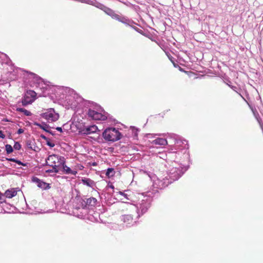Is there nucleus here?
Instances as JSON below:
<instances>
[{"instance_id":"412c9836","label":"nucleus","mask_w":263,"mask_h":263,"mask_svg":"<svg viewBox=\"0 0 263 263\" xmlns=\"http://www.w3.org/2000/svg\"><path fill=\"white\" fill-rule=\"evenodd\" d=\"M34 124L35 125H36L38 127H39L40 128L43 129L44 130H45V132H48L49 133H50L52 135H53L52 132L48 130V128L49 127V126L46 123L43 122L42 123H37V122H35L34 123Z\"/></svg>"},{"instance_id":"e433bc0d","label":"nucleus","mask_w":263,"mask_h":263,"mask_svg":"<svg viewBox=\"0 0 263 263\" xmlns=\"http://www.w3.org/2000/svg\"><path fill=\"white\" fill-rule=\"evenodd\" d=\"M21 148V145L17 142V150Z\"/></svg>"},{"instance_id":"c9c22d12","label":"nucleus","mask_w":263,"mask_h":263,"mask_svg":"<svg viewBox=\"0 0 263 263\" xmlns=\"http://www.w3.org/2000/svg\"><path fill=\"white\" fill-rule=\"evenodd\" d=\"M56 129H57L58 131H59V132H61H61H62V127H57V128H56Z\"/></svg>"},{"instance_id":"2eb2a0df","label":"nucleus","mask_w":263,"mask_h":263,"mask_svg":"<svg viewBox=\"0 0 263 263\" xmlns=\"http://www.w3.org/2000/svg\"><path fill=\"white\" fill-rule=\"evenodd\" d=\"M32 181L36 183L37 186L42 189L48 190L50 188V184L41 180L36 177H33L32 178Z\"/></svg>"},{"instance_id":"f704fd0d","label":"nucleus","mask_w":263,"mask_h":263,"mask_svg":"<svg viewBox=\"0 0 263 263\" xmlns=\"http://www.w3.org/2000/svg\"><path fill=\"white\" fill-rule=\"evenodd\" d=\"M5 197V194H0V200H2L4 199V197Z\"/></svg>"},{"instance_id":"bb28decb","label":"nucleus","mask_w":263,"mask_h":263,"mask_svg":"<svg viewBox=\"0 0 263 263\" xmlns=\"http://www.w3.org/2000/svg\"><path fill=\"white\" fill-rule=\"evenodd\" d=\"M52 169H49V170H46V173H54V174L55 173H57L59 172V170L57 168V167H55V166H52Z\"/></svg>"},{"instance_id":"473e14b6","label":"nucleus","mask_w":263,"mask_h":263,"mask_svg":"<svg viewBox=\"0 0 263 263\" xmlns=\"http://www.w3.org/2000/svg\"><path fill=\"white\" fill-rule=\"evenodd\" d=\"M24 132V130L22 128H20L17 130V134H20Z\"/></svg>"},{"instance_id":"393cba45","label":"nucleus","mask_w":263,"mask_h":263,"mask_svg":"<svg viewBox=\"0 0 263 263\" xmlns=\"http://www.w3.org/2000/svg\"><path fill=\"white\" fill-rule=\"evenodd\" d=\"M116 196L120 195V196H122L123 198H120L121 200L126 199L127 200H130V199L128 197V195L127 194L125 193L124 192H121V191L117 192H116Z\"/></svg>"},{"instance_id":"423d86ee","label":"nucleus","mask_w":263,"mask_h":263,"mask_svg":"<svg viewBox=\"0 0 263 263\" xmlns=\"http://www.w3.org/2000/svg\"><path fill=\"white\" fill-rule=\"evenodd\" d=\"M141 198H139V201L136 203L137 212L138 216L145 213L151 206L152 199L149 196L141 195Z\"/></svg>"},{"instance_id":"a19ab883","label":"nucleus","mask_w":263,"mask_h":263,"mask_svg":"<svg viewBox=\"0 0 263 263\" xmlns=\"http://www.w3.org/2000/svg\"><path fill=\"white\" fill-rule=\"evenodd\" d=\"M80 1L81 2H84V0H80Z\"/></svg>"},{"instance_id":"6ab92c4d","label":"nucleus","mask_w":263,"mask_h":263,"mask_svg":"<svg viewBox=\"0 0 263 263\" xmlns=\"http://www.w3.org/2000/svg\"><path fill=\"white\" fill-rule=\"evenodd\" d=\"M153 144L159 146H164L167 144V141L166 139L158 138L153 141Z\"/></svg>"},{"instance_id":"cd10ccee","label":"nucleus","mask_w":263,"mask_h":263,"mask_svg":"<svg viewBox=\"0 0 263 263\" xmlns=\"http://www.w3.org/2000/svg\"><path fill=\"white\" fill-rule=\"evenodd\" d=\"M5 147L7 154H10L13 152V148L10 145L6 144Z\"/></svg>"},{"instance_id":"20e7f679","label":"nucleus","mask_w":263,"mask_h":263,"mask_svg":"<svg viewBox=\"0 0 263 263\" xmlns=\"http://www.w3.org/2000/svg\"><path fill=\"white\" fill-rule=\"evenodd\" d=\"M96 7L103 10L107 14L110 16L112 18L115 19L127 26H132L134 24L133 21L128 18L127 17L117 14L111 9L99 3Z\"/></svg>"},{"instance_id":"9b49d317","label":"nucleus","mask_w":263,"mask_h":263,"mask_svg":"<svg viewBox=\"0 0 263 263\" xmlns=\"http://www.w3.org/2000/svg\"><path fill=\"white\" fill-rule=\"evenodd\" d=\"M167 176L163 178H158L154 176L153 186L154 188L157 189H163L167 186L168 184H171Z\"/></svg>"},{"instance_id":"37998d69","label":"nucleus","mask_w":263,"mask_h":263,"mask_svg":"<svg viewBox=\"0 0 263 263\" xmlns=\"http://www.w3.org/2000/svg\"><path fill=\"white\" fill-rule=\"evenodd\" d=\"M239 96H240L241 97H242V96L241 94H239Z\"/></svg>"},{"instance_id":"5701e85b","label":"nucleus","mask_w":263,"mask_h":263,"mask_svg":"<svg viewBox=\"0 0 263 263\" xmlns=\"http://www.w3.org/2000/svg\"><path fill=\"white\" fill-rule=\"evenodd\" d=\"M71 91L74 94L73 98L76 100L77 104H80L84 101L83 98L77 94L73 90Z\"/></svg>"},{"instance_id":"f8f14e48","label":"nucleus","mask_w":263,"mask_h":263,"mask_svg":"<svg viewBox=\"0 0 263 263\" xmlns=\"http://www.w3.org/2000/svg\"><path fill=\"white\" fill-rule=\"evenodd\" d=\"M77 129L79 133L82 135H89L97 132L98 130V127L95 125H87L80 124L77 125Z\"/></svg>"},{"instance_id":"0eeeda50","label":"nucleus","mask_w":263,"mask_h":263,"mask_svg":"<svg viewBox=\"0 0 263 263\" xmlns=\"http://www.w3.org/2000/svg\"><path fill=\"white\" fill-rule=\"evenodd\" d=\"M102 136L107 141L115 142L121 138L122 135L116 128L109 127L103 132Z\"/></svg>"},{"instance_id":"9d476101","label":"nucleus","mask_w":263,"mask_h":263,"mask_svg":"<svg viewBox=\"0 0 263 263\" xmlns=\"http://www.w3.org/2000/svg\"><path fill=\"white\" fill-rule=\"evenodd\" d=\"M37 93L33 90H27L22 99V104L23 106H26L31 104L36 99Z\"/></svg>"},{"instance_id":"4be33fe9","label":"nucleus","mask_w":263,"mask_h":263,"mask_svg":"<svg viewBox=\"0 0 263 263\" xmlns=\"http://www.w3.org/2000/svg\"><path fill=\"white\" fill-rule=\"evenodd\" d=\"M82 183L89 187H93L95 186V182L89 178H84L82 180Z\"/></svg>"},{"instance_id":"c756f323","label":"nucleus","mask_w":263,"mask_h":263,"mask_svg":"<svg viewBox=\"0 0 263 263\" xmlns=\"http://www.w3.org/2000/svg\"><path fill=\"white\" fill-rule=\"evenodd\" d=\"M27 147L30 149L34 150L32 146V145L31 143H27Z\"/></svg>"},{"instance_id":"a878e982","label":"nucleus","mask_w":263,"mask_h":263,"mask_svg":"<svg viewBox=\"0 0 263 263\" xmlns=\"http://www.w3.org/2000/svg\"><path fill=\"white\" fill-rule=\"evenodd\" d=\"M115 172L114 171V169L112 168H108L106 172V175L110 178L111 177H113L115 175Z\"/></svg>"},{"instance_id":"c85d7f7f","label":"nucleus","mask_w":263,"mask_h":263,"mask_svg":"<svg viewBox=\"0 0 263 263\" xmlns=\"http://www.w3.org/2000/svg\"><path fill=\"white\" fill-rule=\"evenodd\" d=\"M47 144L50 146V147H53L55 146V144L54 143L50 142L49 141H47Z\"/></svg>"},{"instance_id":"2f4dec72","label":"nucleus","mask_w":263,"mask_h":263,"mask_svg":"<svg viewBox=\"0 0 263 263\" xmlns=\"http://www.w3.org/2000/svg\"><path fill=\"white\" fill-rule=\"evenodd\" d=\"M229 86L235 91L237 92V87L236 86H232V85H229Z\"/></svg>"},{"instance_id":"aec40b11","label":"nucleus","mask_w":263,"mask_h":263,"mask_svg":"<svg viewBox=\"0 0 263 263\" xmlns=\"http://www.w3.org/2000/svg\"><path fill=\"white\" fill-rule=\"evenodd\" d=\"M16 195V190L15 188L7 190L5 193V196L8 198H11Z\"/></svg>"},{"instance_id":"f3484780","label":"nucleus","mask_w":263,"mask_h":263,"mask_svg":"<svg viewBox=\"0 0 263 263\" xmlns=\"http://www.w3.org/2000/svg\"><path fill=\"white\" fill-rule=\"evenodd\" d=\"M3 209L4 212L7 213H15L16 211V208L15 206L7 203L3 205Z\"/></svg>"},{"instance_id":"7ed1b4c3","label":"nucleus","mask_w":263,"mask_h":263,"mask_svg":"<svg viewBox=\"0 0 263 263\" xmlns=\"http://www.w3.org/2000/svg\"><path fill=\"white\" fill-rule=\"evenodd\" d=\"M88 104V116L89 118L95 120L104 121L107 118L108 114L97 104L85 101Z\"/></svg>"},{"instance_id":"dca6fc26","label":"nucleus","mask_w":263,"mask_h":263,"mask_svg":"<svg viewBox=\"0 0 263 263\" xmlns=\"http://www.w3.org/2000/svg\"><path fill=\"white\" fill-rule=\"evenodd\" d=\"M122 220L127 226H133L135 221H133V218L131 215H125L122 216Z\"/></svg>"},{"instance_id":"7c9ffc66","label":"nucleus","mask_w":263,"mask_h":263,"mask_svg":"<svg viewBox=\"0 0 263 263\" xmlns=\"http://www.w3.org/2000/svg\"><path fill=\"white\" fill-rule=\"evenodd\" d=\"M5 137V135L3 134V132L0 130V138L4 139Z\"/></svg>"},{"instance_id":"72a5a7b5","label":"nucleus","mask_w":263,"mask_h":263,"mask_svg":"<svg viewBox=\"0 0 263 263\" xmlns=\"http://www.w3.org/2000/svg\"><path fill=\"white\" fill-rule=\"evenodd\" d=\"M9 161H13L14 162H16V159L15 158H10L8 159Z\"/></svg>"},{"instance_id":"1a4fd4ad","label":"nucleus","mask_w":263,"mask_h":263,"mask_svg":"<svg viewBox=\"0 0 263 263\" xmlns=\"http://www.w3.org/2000/svg\"><path fill=\"white\" fill-rule=\"evenodd\" d=\"M41 117L46 120L47 122L50 123L57 121L59 118V115L55 112L53 108H50L42 113Z\"/></svg>"},{"instance_id":"ddd939ff","label":"nucleus","mask_w":263,"mask_h":263,"mask_svg":"<svg viewBox=\"0 0 263 263\" xmlns=\"http://www.w3.org/2000/svg\"><path fill=\"white\" fill-rule=\"evenodd\" d=\"M30 165V164L28 163H23L17 160V176L22 175L24 173H27L29 172Z\"/></svg>"},{"instance_id":"b1692460","label":"nucleus","mask_w":263,"mask_h":263,"mask_svg":"<svg viewBox=\"0 0 263 263\" xmlns=\"http://www.w3.org/2000/svg\"><path fill=\"white\" fill-rule=\"evenodd\" d=\"M17 111L23 113V114L26 116H30L32 115V113L30 111L21 107H17Z\"/></svg>"},{"instance_id":"4c0bfd02","label":"nucleus","mask_w":263,"mask_h":263,"mask_svg":"<svg viewBox=\"0 0 263 263\" xmlns=\"http://www.w3.org/2000/svg\"><path fill=\"white\" fill-rule=\"evenodd\" d=\"M13 148H14L15 149H16V142H14V145H13Z\"/></svg>"},{"instance_id":"6e6552de","label":"nucleus","mask_w":263,"mask_h":263,"mask_svg":"<svg viewBox=\"0 0 263 263\" xmlns=\"http://www.w3.org/2000/svg\"><path fill=\"white\" fill-rule=\"evenodd\" d=\"M187 168L183 167L182 165H179V167H173L166 176L169 179V181L172 183L174 181L178 180L186 171Z\"/></svg>"},{"instance_id":"39448f33","label":"nucleus","mask_w":263,"mask_h":263,"mask_svg":"<svg viewBox=\"0 0 263 263\" xmlns=\"http://www.w3.org/2000/svg\"><path fill=\"white\" fill-rule=\"evenodd\" d=\"M84 204H82V208L81 209L82 215L78 216L81 218H85L89 217L87 216L88 215H91V213L93 212L92 209L97 204V200L93 197L87 198L86 201H84Z\"/></svg>"},{"instance_id":"58836bf2","label":"nucleus","mask_w":263,"mask_h":263,"mask_svg":"<svg viewBox=\"0 0 263 263\" xmlns=\"http://www.w3.org/2000/svg\"><path fill=\"white\" fill-rule=\"evenodd\" d=\"M41 137H42L43 139H46V137H45V136H42Z\"/></svg>"},{"instance_id":"a18cd8bd","label":"nucleus","mask_w":263,"mask_h":263,"mask_svg":"<svg viewBox=\"0 0 263 263\" xmlns=\"http://www.w3.org/2000/svg\"><path fill=\"white\" fill-rule=\"evenodd\" d=\"M239 96H240L241 97H242V96L241 94H239Z\"/></svg>"},{"instance_id":"4468645a","label":"nucleus","mask_w":263,"mask_h":263,"mask_svg":"<svg viewBox=\"0 0 263 263\" xmlns=\"http://www.w3.org/2000/svg\"><path fill=\"white\" fill-rule=\"evenodd\" d=\"M64 158L63 157L57 155H52L48 157L47 161H48L49 165L57 167L56 163H59L60 164L61 162H62V160H64Z\"/></svg>"},{"instance_id":"c03bdc74","label":"nucleus","mask_w":263,"mask_h":263,"mask_svg":"<svg viewBox=\"0 0 263 263\" xmlns=\"http://www.w3.org/2000/svg\"><path fill=\"white\" fill-rule=\"evenodd\" d=\"M239 96H240L241 97H242V96L241 94H239Z\"/></svg>"},{"instance_id":"f257e3e1","label":"nucleus","mask_w":263,"mask_h":263,"mask_svg":"<svg viewBox=\"0 0 263 263\" xmlns=\"http://www.w3.org/2000/svg\"><path fill=\"white\" fill-rule=\"evenodd\" d=\"M17 81L22 82L25 86L39 88L42 91L39 94L40 97H46L49 94V85L41 77L36 74L23 70L17 67Z\"/></svg>"},{"instance_id":"ea45409f","label":"nucleus","mask_w":263,"mask_h":263,"mask_svg":"<svg viewBox=\"0 0 263 263\" xmlns=\"http://www.w3.org/2000/svg\"><path fill=\"white\" fill-rule=\"evenodd\" d=\"M110 187H111V188H112V189H114V186H113V185H111V186H110Z\"/></svg>"},{"instance_id":"79ce46f5","label":"nucleus","mask_w":263,"mask_h":263,"mask_svg":"<svg viewBox=\"0 0 263 263\" xmlns=\"http://www.w3.org/2000/svg\"><path fill=\"white\" fill-rule=\"evenodd\" d=\"M239 96H240L241 97H242V96L241 94H239Z\"/></svg>"},{"instance_id":"f03ea898","label":"nucleus","mask_w":263,"mask_h":263,"mask_svg":"<svg viewBox=\"0 0 263 263\" xmlns=\"http://www.w3.org/2000/svg\"><path fill=\"white\" fill-rule=\"evenodd\" d=\"M167 138L173 139L175 144V149H179V146H182L181 151L179 150L176 152L170 153V154L176 155V157L181 158L182 156L183 158H187L189 156L187 149H189V145L187 141L184 139H181L178 135L174 134H168Z\"/></svg>"},{"instance_id":"a211bd4d","label":"nucleus","mask_w":263,"mask_h":263,"mask_svg":"<svg viewBox=\"0 0 263 263\" xmlns=\"http://www.w3.org/2000/svg\"><path fill=\"white\" fill-rule=\"evenodd\" d=\"M60 164L62 165L63 170L65 172L66 174H71L76 175L77 173V172L76 171H73L71 170V168L67 166L66 164H65V161L62 160V162H61Z\"/></svg>"}]
</instances>
